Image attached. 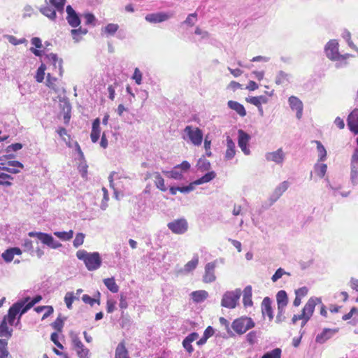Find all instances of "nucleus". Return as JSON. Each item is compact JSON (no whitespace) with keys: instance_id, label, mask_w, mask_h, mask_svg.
I'll return each instance as SVG.
<instances>
[{"instance_id":"f257e3e1","label":"nucleus","mask_w":358,"mask_h":358,"mask_svg":"<svg viewBox=\"0 0 358 358\" xmlns=\"http://www.w3.org/2000/svg\"><path fill=\"white\" fill-rule=\"evenodd\" d=\"M76 257L78 259L84 262L89 271L96 270L101 265V258L97 252L90 253L85 250H79L76 252Z\"/></svg>"},{"instance_id":"f03ea898","label":"nucleus","mask_w":358,"mask_h":358,"mask_svg":"<svg viewBox=\"0 0 358 358\" xmlns=\"http://www.w3.org/2000/svg\"><path fill=\"white\" fill-rule=\"evenodd\" d=\"M318 303H322V300L320 298L310 297L303 308L301 313L299 315H294L293 316V323H296L298 320H302L303 322L306 324L312 317L315 306Z\"/></svg>"},{"instance_id":"7ed1b4c3","label":"nucleus","mask_w":358,"mask_h":358,"mask_svg":"<svg viewBox=\"0 0 358 358\" xmlns=\"http://www.w3.org/2000/svg\"><path fill=\"white\" fill-rule=\"evenodd\" d=\"M255 324L251 317L245 316L235 319L231 324V327L236 333L241 335L253 328Z\"/></svg>"},{"instance_id":"20e7f679","label":"nucleus","mask_w":358,"mask_h":358,"mask_svg":"<svg viewBox=\"0 0 358 358\" xmlns=\"http://www.w3.org/2000/svg\"><path fill=\"white\" fill-rule=\"evenodd\" d=\"M241 296L240 290L236 292H227L224 294L221 305L223 307L232 309L234 308Z\"/></svg>"},{"instance_id":"39448f33","label":"nucleus","mask_w":358,"mask_h":358,"mask_svg":"<svg viewBox=\"0 0 358 358\" xmlns=\"http://www.w3.org/2000/svg\"><path fill=\"white\" fill-rule=\"evenodd\" d=\"M184 132L187 134L189 140L194 145L199 146L201 144L203 140L202 131L198 127H193L192 126H187Z\"/></svg>"},{"instance_id":"423d86ee","label":"nucleus","mask_w":358,"mask_h":358,"mask_svg":"<svg viewBox=\"0 0 358 358\" xmlns=\"http://www.w3.org/2000/svg\"><path fill=\"white\" fill-rule=\"evenodd\" d=\"M30 237H36L38 240H40L43 243L47 245L48 246L56 249L62 246V244L54 240L53 237L48 234L43 233V232H34L31 231L28 234Z\"/></svg>"},{"instance_id":"0eeeda50","label":"nucleus","mask_w":358,"mask_h":358,"mask_svg":"<svg viewBox=\"0 0 358 358\" xmlns=\"http://www.w3.org/2000/svg\"><path fill=\"white\" fill-rule=\"evenodd\" d=\"M167 227L175 234H183L188 229V222L185 218H180L169 222Z\"/></svg>"},{"instance_id":"6e6552de","label":"nucleus","mask_w":358,"mask_h":358,"mask_svg":"<svg viewBox=\"0 0 358 358\" xmlns=\"http://www.w3.org/2000/svg\"><path fill=\"white\" fill-rule=\"evenodd\" d=\"M23 303L17 302L15 303L8 310V314L3 317V320H6L8 324L12 326L16 318V316L19 314L18 320H20L21 315L23 314L22 311L23 310Z\"/></svg>"},{"instance_id":"1a4fd4ad","label":"nucleus","mask_w":358,"mask_h":358,"mask_svg":"<svg viewBox=\"0 0 358 358\" xmlns=\"http://www.w3.org/2000/svg\"><path fill=\"white\" fill-rule=\"evenodd\" d=\"M325 52L327 57L331 60H338L344 57L338 53V43L336 40H331L327 43L325 47Z\"/></svg>"},{"instance_id":"9d476101","label":"nucleus","mask_w":358,"mask_h":358,"mask_svg":"<svg viewBox=\"0 0 358 358\" xmlns=\"http://www.w3.org/2000/svg\"><path fill=\"white\" fill-rule=\"evenodd\" d=\"M73 349L76 352L79 358H89L90 350L84 346L77 336L72 337Z\"/></svg>"},{"instance_id":"9b49d317","label":"nucleus","mask_w":358,"mask_h":358,"mask_svg":"<svg viewBox=\"0 0 358 358\" xmlns=\"http://www.w3.org/2000/svg\"><path fill=\"white\" fill-rule=\"evenodd\" d=\"M238 144L243 152L248 155L250 153V149L248 148V143L250 140V136L242 129L238 131Z\"/></svg>"},{"instance_id":"f8f14e48","label":"nucleus","mask_w":358,"mask_h":358,"mask_svg":"<svg viewBox=\"0 0 358 358\" xmlns=\"http://www.w3.org/2000/svg\"><path fill=\"white\" fill-rule=\"evenodd\" d=\"M216 267V262H209L205 266V273L203 276V281L205 283H210L216 280L215 274V269Z\"/></svg>"},{"instance_id":"ddd939ff","label":"nucleus","mask_w":358,"mask_h":358,"mask_svg":"<svg viewBox=\"0 0 358 358\" xmlns=\"http://www.w3.org/2000/svg\"><path fill=\"white\" fill-rule=\"evenodd\" d=\"M1 170L10 173H18L24 168V165L18 161H8L6 163H1Z\"/></svg>"},{"instance_id":"4468645a","label":"nucleus","mask_w":358,"mask_h":358,"mask_svg":"<svg viewBox=\"0 0 358 358\" xmlns=\"http://www.w3.org/2000/svg\"><path fill=\"white\" fill-rule=\"evenodd\" d=\"M289 103L291 108L296 112V117L301 119L303 114V103L301 101L294 96H291L289 98Z\"/></svg>"},{"instance_id":"2eb2a0df","label":"nucleus","mask_w":358,"mask_h":358,"mask_svg":"<svg viewBox=\"0 0 358 358\" xmlns=\"http://www.w3.org/2000/svg\"><path fill=\"white\" fill-rule=\"evenodd\" d=\"M348 126L351 131L358 134V109L353 110L348 115Z\"/></svg>"},{"instance_id":"dca6fc26","label":"nucleus","mask_w":358,"mask_h":358,"mask_svg":"<svg viewBox=\"0 0 358 358\" xmlns=\"http://www.w3.org/2000/svg\"><path fill=\"white\" fill-rule=\"evenodd\" d=\"M45 60L48 64L52 66L54 64H58L57 75L59 77H62L64 70L62 67V59H59L57 55L54 53H50L45 55Z\"/></svg>"},{"instance_id":"f3484780","label":"nucleus","mask_w":358,"mask_h":358,"mask_svg":"<svg viewBox=\"0 0 358 358\" xmlns=\"http://www.w3.org/2000/svg\"><path fill=\"white\" fill-rule=\"evenodd\" d=\"M351 180L353 183L358 182V150H356L351 159Z\"/></svg>"},{"instance_id":"a211bd4d","label":"nucleus","mask_w":358,"mask_h":358,"mask_svg":"<svg viewBox=\"0 0 358 358\" xmlns=\"http://www.w3.org/2000/svg\"><path fill=\"white\" fill-rule=\"evenodd\" d=\"M66 13L68 15L66 19L69 24L73 27H78L80 24V20L73 8L69 5L66 6Z\"/></svg>"},{"instance_id":"6ab92c4d","label":"nucleus","mask_w":358,"mask_h":358,"mask_svg":"<svg viewBox=\"0 0 358 358\" xmlns=\"http://www.w3.org/2000/svg\"><path fill=\"white\" fill-rule=\"evenodd\" d=\"M170 15L165 13H150L146 15L145 19L150 23H159L167 20Z\"/></svg>"},{"instance_id":"aec40b11","label":"nucleus","mask_w":358,"mask_h":358,"mask_svg":"<svg viewBox=\"0 0 358 358\" xmlns=\"http://www.w3.org/2000/svg\"><path fill=\"white\" fill-rule=\"evenodd\" d=\"M276 300L279 313L282 314L288 303V297L286 292L284 290L279 291L276 295Z\"/></svg>"},{"instance_id":"412c9836","label":"nucleus","mask_w":358,"mask_h":358,"mask_svg":"<svg viewBox=\"0 0 358 358\" xmlns=\"http://www.w3.org/2000/svg\"><path fill=\"white\" fill-rule=\"evenodd\" d=\"M246 101L257 106L258 108L259 111L261 113H263V108L262 105L263 103H266L268 102V99L263 96H251L245 99Z\"/></svg>"},{"instance_id":"4be33fe9","label":"nucleus","mask_w":358,"mask_h":358,"mask_svg":"<svg viewBox=\"0 0 358 358\" xmlns=\"http://www.w3.org/2000/svg\"><path fill=\"white\" fill-rule=\"evenodd\" d=\"M266 157L268 161H273L277 164H282L285 159V153L282 148H279L275 152L267 153Z\"/></svg>"},{"instance_id":"5701e85b","label":"nucleus","mask_w":358,"mask_h":358,"mask_svg":"<svg viewBox=\"0 0 358 358\" xmlns=\"http://www.w3.org/2000/svg\"><path fill=\"white\" fill-rule=\"evenodd\" d=\"M22 255V250L17 247L10 248L6 250L1 255L3 259L6 262H10L13 261L15 255Z\"/></svg>"},{"instance_id":"b1692460","label":"nucleus","mask_w":358,"mask_h":358,"mask_svg":"<svg viewBox=\"0 0 358 358\" xmlns=\"http://www.w3.org/2000/svg\"><path fill=\"white\" fill-rule=\"evenodd\" d=\"M337 331L338 329H324L322 332L316 336L315 341L318 343H324L328 339L331 338Z\"/></svg>"},{"instance_id":"393cba45","label":"nucleus","mask_w":358,"mask_h":358,"mask_svg":"<svg viewBox=\"0 0 358 358\" xmlns=\"http://www.w3.org/2000/svg\"><path fill=\"white\" fill-rule=\"evenodd\" d=\"M262 312L264 316H267L269 320L273 318L271 307V300L268 297H265L262 303Z\"/></svg>"},{"instance_id":"a878e982","label":"nucleus","mask_w":358,"mask_h":358,"mask_svg":"<svg viewBox=\"0 0 358 358\" xmlns=\"http://www.w3.org/2000/svg\"><path fill=\"white\" fill-rule=\"evenodd\" d=\"M101 128H100V120L96 118L92 122V127L90 134V138L93 143H96L100 137Z\"/></svg>"},{"instance_id":"bb28decb","label":"nucleus","mask_w":358,"mask_h":358,"mask_svg":"<svg viewBox=\"0 0 358 358\" xmlns=\"http://www.w3.org/2000/svg\"><path fill=\"white\" fill-rule=\"evenodd\" d=\"M236 155V146L233 140L229 137H227V150L225 151L224 158L226 160H230L234 157Z\"/></svg>"},{"instance_id":"cd10ccee","label":"nucleus","mask_w":358,"mask_h":358,"mask_svg":"<svg viewBox=\"0 0 358 358\" xmlns=\"http://www.w3.org/2000/svg\"><path fill=\"white\" fill-rule=\"evenodd\" d=\"M115 358H130L124 340L117 345L115 349Z\"/></svg>"},{"instance_id":"c85d7f7f","label":"nucleus","mask_w":358,"mask_h":358,"mask_svg":"<svg viewBox=\"0 0 358 358\" xmlns=\"http://www.w3.org/2000/svg\"><path fill=\"white\" fill-rule=\"evenodd\" d=\"M227 105L230 109L235 110L241 117H245L247 113L245 107L240 103L230 100L228 101Z\"/></svg>"},{"instance_id":"c756f323","label":"nucleus","mask_w":358,"mask_h":358,"mask_svg":"<svg viewBox=\"0 0 358 358\" xmlns=\"http://www.w3.org/2000/svg\"><path fill=\"white\" fill-rule=\"evenodd\" d=\"M289 184L287 181H283L281 182L274 190L273 194V201L278 200L283 193L288 189Z\"/></svg>"},{"instance_id":"7c9ffc66","label":"nucleus","mask_w":358,"mask_h":358,"mask_svg":"<svg viewBox=\"0 0 358 358\" xmlns=\"http://www.w3.org/2000/svg\"><path fill=\"white\" fill-rule=\"evenodd\" d=\"M46 85L55 92L59 91V82L58 78L52 76L50 73H48L47 75Z\"/></svg>"},{"instance_id":"2f4dec72","label":"nucleus","mask_w":358,"mask_h":358,"mask_svg":"<svg viewBox=\"0 0 358 358\" xmlns=\"http://www.w3.org/2000/svg\"><path fill=\"white\" fill-rule=\"evenodd\" d=\"M31 44L35 47V48H33L31 47L30 48V51L35 55V56H37V57H41L42 55V51L41 50H38L37 48H41L43 45H42V42H41V40L38 38V37H34L32 38L31 41Z\"/></svg>"},{"instance_id":"473e14b6","label":"nucleus","mask_w":358,"mask_h":358,"mask_svg":"<svg viewBox=\"0 0 358 358\" xmlns=\"http://www.w3.org/2000/svg\"><path fill=\"white\" fill-rule=\"evenodd\" d=\"M8 322L6 320H2L0 323V337H5L9 338L12 336L13 329L8 326Z\"/></svg>"},{"instance_id":"72a5a7b5","label":"nucleus","mask_w":358,"mask_h":358,"mask_svg":"<svg viewBox=\"0 0 358 358\" xmlns=\"http://www.w3.org/2000/svg\"><path fill=\"white\" fill-rule=\"evenodd\" d=\"M191 296L192 300L196 303H200L206 300L208 296V294L205 290H198L194 291L191 293Z\"/></svg>"},{"instance_id":"f704fd0d","label":"nucleus","mask_w":358,"mask_h":358,"mask_svg":"<svg viewBox=\"0 0 358 358\" xmlns=\"http://www.w3.org/2000/svg\"><path fill=\"white\" fill-rule=\"evenodd\" d=\"M243 303L245 306H250L252 305V287L250 285L245 287L243 290Z\"/></svg>"},{"instance_id":"c9c22d12","label":"nucleus","mask_w":358,"mask_h":358,"mask_svg":"<svg viewBox=\"0 0 358 358\" xmlns=\"http://www.w3.org/2000/svg\"><path fill=\"white\" fill-rule=\"evenodd\" d=\"M216 176V174L214 171H210L206 173L204 176H203L201 178L194 180L193 182V184L195 185H201L203 183H206L214 179Z\"/></svg>"},{"instance_id":"e433bc0d","label":"nucleus","mask_w":358,"mask_h":358,"mask_svg":"<svg viewBox=\"0 0 358 358\" xmlns=\"http://www.w3.org/2000/svg\"><path fill=\"white\" fill-rule=\"evenodd\" d=\"M153 177L155 178L154 181L156 187L162 192H166L167 190V188L165 186L164 180L162 177L160 173L159 172H155L153 173Z\"/></svg>"},{"instance_id":"4c0bfd02","label":"nucleus","mask_w":358,"mask_h":358,"mask_svg":"<svg viewBox=\"0 0 358 358\" xmlns=\"http://www.w3.org/2000/svg\"><path fill=\"white\" fill-rule=\"evenodd\" d=\"M29 298H27L24 301H22L23 303V310L22 313H25L28 310L32 308L36 303H38L41 299L42 296L41 295H37L32 299V300L26 304V302L28 301Z\"/></svg>"},{"instance_id":"58836bf2","label":"nucleus","mask_w":358,"mask_h":358,"mask_svg":"<svg viewBox=\"0 0 358 358\" xmlns=\"http://www.w3.org/2000/svg\"><path fill=\"white\" fill-rule=\"evenodd\" d=\"M103 283L106 287L113 293H117L119 290V287L116 284L114 278H105Z\"/></svg>"},{"instance_id":"ea45409f","label":"nucleus","mask_w":358,"mask_h":358,"mask_svg":"<svg viewBox=\"0 0 358 358\" xmlns=\"http://www.w3.org/2000/svg\"><path fill=\"white\" fill-rule=\"evenodd\" d=\"M71 33L73 40L76 42H78L82 39L83 36L87 33V30L80 27L78 29H72Z\"/></svg>"},{"instance_id":"a19ab883","label":"nucleus","mask_w":358,"mask_h":358,"mask_svg":"<svg viewBox=\"0 0 358 358\" xmlns=\"http://www.w3.org/2000/svg\"><path fill=\"white\" fill-rule=\"evenodd\" d=\"M57 133L60 138L66 143L68 146H71V135L68 134L66 129L64 127H59L57 129Z\"/></svg>"},{"instance_id":"79ce46f5","label":"nucleus","mask_w":358,"mask_h":358,"mask_svg":"<svg viewBox=\"0 0 358 358\" xmlns=\"http://www.w3.org/2000/svg\"><path fill=\"white\" fill-rule=\"evenodd\" d=\"M46 69H47L46 65L44 63H42L40 65V66L38 68L36 73V76H35V79H36V82L41 83L43 81L44 76H45V71Z\"/></svg>"},{"instance_id":"37998d69","label":"nucleus","mask_w":358,"mask_h":358,"mask_svg":"<svg viewBox=\"0 0 358 358\" xmlns=\"http://www.w3.org/2000/svg\"><path fill=\"white\" fill-rule=\"evenodd\" d=\"M40 11L41 13L51 20H55L56 18L57 15L55 10L48 6L41 8Z\"/></svg>"},{"instance_id":"c03bdc74","label":"nucleus","mask_w":358,"mask_h":358,"mask_svg":"<svg viewBox=\"0 0 358 358\" xmlns=\"http://www.w3.org/2000/svg\"><path fill=\"white\" fill-rule=\"evenodd\" d=\"M199 264V257L197 255L194 256V257L191 260L189 261L185 265V271L187 273H189L194 270L197 265Z\"/></svg>"},{"instance_id":"a18cd8bd","label":"nucleus","mask_w":358,"mask_h":358,"mask_svg":"<svg viewBox=\"0 0 358 358\" xmlns=\"http://www.w3.org/2000/svg\"><path fill=\"white\" fill-rule=\"evenodd\" d=\"M54 235L62 241H69L73 238V231L69 230V231H55Z\"/></svg>"},{"instance_id":"49530a36","label":"nucleus","mask_w":358,"mask_h":358,"mask_svg":"<svg viewBox=\"0 0 358 358\" xmlns=\"http://www.w3.org/2000/svg\"><path fill=\"white\" fill-rule=\"evenodd\" d=\"M317 145V150L318 152L319 160L324 161L326 159L327 151L324 147L322 145L320 141H314Z\"/></svg>"},{"instance_id":"de8ad7c7","label":"nucleus","mask_w":358,"mask_h":358,"mask_svg":"<svg viewBox=\"0 0 358 358\" xmlns=\"http://www.w3.org/2000/svg\"><path fill=\"white\" fill-rule=\"evenodd\" d=\"M289 82V75L283 71H280L276 76L275 83L282 85Z\"/></svg>"},{"instance_id":"09e8293b","label":"nucleus","mask_w":358,"mask_h":358,"mask_svg":"<svg viewBox=\"0 0 358 358\" xmlns=\"http://www.w3.org/2000/svg\"><path fill=\"white\" fill-rule=\"evenodd\" d=\"M327 166L325 164H317L315 166V172L320 178H323L327 172Z\"/></svg>"},{"instance_id":"8fccbe9b","label":"nucleus","mask_w":358,"mask_h":358,"mask_svg":"<svg viewBox=\"0 0 358 358\" xmlns=\"http://www.w3.org/2000/svg\"><path fill=\"white\" fill-rule=\"evenodd\" d=\"M166 173L169 174V177L175 180H181L183 178L182 172L176 169V166Z\"/></svg>"},{"instance_id":"3c124183","label":"nucleus","mask_w":358,"mask_h":358,"mask_svg":"<svg viewBox=\"0 0 358 358\" xmlns=\"http://www.w3.org/2000/svg\"><path fill=\"white\" fill-rule=\"evenodd\" d=\"M262 358H281V350L280 348H275L265 353Z\"/></svg>"},{"instance_id":"603ef678","label":"nucleus","mask_w":358,"mask_h":358,"mask_svg":"<svg viewBox=\"0 0 358 358\" xmlns=\"http://www.w3.org/2000/svg\"><path fill=\"white\" fill-rule=\"evenodd\" d=\"M52 327L57 332H62L64 327V320L60 317H58L55 322H52Z\"/></svg>"},{"instance_id":"864d4df0","label":"nucleus","mask_w":358,"mask_h":358,"mask_svg":"<svg viewBox=\"0 0 358 358\" xmlns=\"http://www.w3.org/2000/svg\"><path fill=\"white\" fill-rule=\"evenodd\" d=\"M85 237V236L83 233H78L73 241V246L77 248L82 245L84 243Z\"/></svg>"},{"instance_id":"5fc2aeb1","label":"nucleus","mask_w":358,"mask_h":358,"mask_svg":"<svg viewBox=\"0 0 358 358\" xmlns=\"http://www.w3.org/2000/svg\"><path fill=\"white\" fill-rule=\"evenodd\" d=\"M50 3L58 11H62L66 3V0H49Z\"/></svg>"},{"instance_id":"6e6d98bb","label":"nucleus","mask_w":358,"mask_h":358,"mask_svg":"<svg viewBox=\"0 0 358 358\" xmlns=\"http://www.w3.org/2000/svg\"><path fill=\"white\" fill-rule=\"evenodd\" d=\"M283 275H290L289 273H287L284 271L282 268H279L273 275L271 280L273 282H276L278 279H280Z\"/></svg>"},{"instance_id":"4d7b16f0","label":"nucleus","mask_w":358,"mask_h":358,"mask_svg":"<svg viewBox=\"0 0 358 358\" xmlns=\"http://www.w3.org/2000/svg\"><path fill=\"white\" fill-rule=\"evenodd\" d=\"M82 299L84 303H87V304H90V306H93L95 303H97L98 304L100 303V301H99V299H93L92 298L91 296H90L89 295L87 294H84L82 297Z\"/></svg>"},{"instance_id":"13d9d810","label":"nucleus","mask_w":358,"mask_h":358,"mask_svg":"<svg viewBox=\"0 0 358 358\" xmlns=\"http://www.w3.org/2000/svg\"><path fill=\"white\" fill-rule=\"evenodd\" d=\"M257 333L255 331H252L249 332L246 336L247 341L250 344H254L257 341Z\"/></svg>"},{"instance_id":"bf43d9fd","label":"nucleus","mask_w":358,"mask_h":358,"mask_svg":"<svg viewBox=\"0 0 358 358\" xmlns=\"http://www.w3.org/2000/svg\"><path fill=\"white\" fill-rule=\"evenodd\" d=\"M196 13L189 14L185 20L184 23L192 27L194 24L195 22L196 21Z\"/></svg>"},{"instance_id":"052dcab7","label":"nucleus","mask_w":358,"mask_h":358,"mask_svg":"<svg viewBox=\"0 0 358 358\" xmlns=\"http://www.w3.org/2000/svg\"><path fill=\"white\" fill-rule=\"evenodd\" d=\"M3 175L8 176V178L0 177V185L10 186L12 183L9 180H13V178L5 173H3Z\"/></svg>"},{"instance_id":"680f3d73","label":"nucleus","mask_w":358,"mask_h":358,"mask_svg":"<svg viewBox=\"0 0 358 358\" xmlns=\"http://www.w3.org/2000/svg\"><path fill=\"white\" fill-rule=\"evenodd\" d=\"M133 79L135 80V82L137 85L141 84L142 73L138 68H136L134 70V73L133 75Z\"/></svg>"},{"instance_id":"e2e57ef3","label":"nucleus","mask_w":358,"mask_h":358,"mask_svg":"<svg viewBox=\"0 0 358 358\" xmlns=\"http://www.w3.org/2000/svg\"><path fill=\"white\" fill-rule=\"evenodd\" d=\"M117 29H118V25L116 24H113V23L108 24L105 27L106 32H107L108 34H115L117 31Z\"/></svg>"},{"instance_id":"0e129e2a","label":"nucleus","mask_w":358,"mask_h":358,"mask_svg":"<svg viewBox=\"0 0 358 358\" xmlns=\"http://www.w3.org/2000/svg\"><path fill=\"white\" fill-rule=\"evenodd\" d=\"M194 184H193V182H191L189 185L187 186H184V187H178V192H181V193H189L190 192H192V190H194Z\"/></svg>"},{"instance_id":"69168bd1","label":"nucleus","mask_w":358,"mask_h":358,"mask_svg":"<svg viewBox=\"0 0 358 358\" xmlns=\"http://www.w3.org/2000/svg\"><path fill=\"white\" fill-rule=\"evenodd\" d=\"M308 289L306 287H302L295 290V295L303 298L308 294Z\"/></svg>"},{"instance_id":"338daca9","label":"nucleus","mask_w":358,"mask_h":358,"mask_svg":"<svg viewBox=\"0 0 358 358\" xmlns=\"http://www.w3.org/2000/svg\"><path fill=\"white\" fill-rule=\"evenodd\" d=\"M74 296L72 293H67L64 297V301L68 308H71Z\"/></svg>"},{"instance_id":"774afa93","label":"nucleus","mask_w":358,"mask_h":358,"mask_svg":"<svg viewBox=\"0 0 358 358\" xmlns=\"http://www.w3.org/2000/svg\"><path fill=\"white\" fill-rule=\"evenodd\" d=\"M116 302L114 300L108 299L106 302V310L108 313H113L115 308Z\"/></svg>"}]
</instances>
